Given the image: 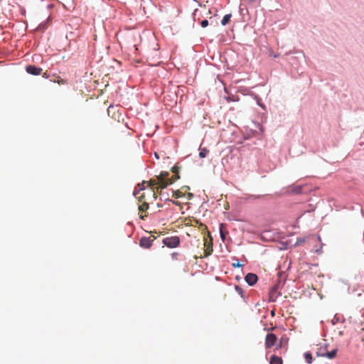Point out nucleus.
Returning <instances> with one entry per match:
<instances>
[{
  "label": "nucleus",
  "mask_w": 364,
  "mask_h": 364,
  "mask_svg": "<svg viewBox=\"0 0 364 364\" xmlns=\"http://www.w3.org/2000/svg\"><path fill=\"white\" fill-rule=\"evenodd\" d=\"M270 364H282V359L277 355H272L269 361Z\"/></svg>",
  "instance_id": "nucleus-11"
},
{
  "label": "nucleus",
  "mask_w": 364,
  "mask_h": 364,
  "mask_svg": "<svg viewBox=\"0 0 364 364\" xmlns=\"http://www.w3.org/2000/svg\"><path fill=\"white\" fill-rule=\"evenodd\" d=\"M208 152H209V151H208V149H206L205 147L204 148H200V152H199V156L200 158H205Z\"/></svg>",
  "instance_id": "nucleus-13"
},
{
  "label": "nucleus",
  "mask_w": 364,
  "mask_h": 364,
  "mask_svg": "<svg viewBox=\"0 0 364 364\" xmlns=\"http://www.w3.org/2000/svg\"><path fill=\"white\" fill-rule=\"evenodd\" d=\"M337 349L335 348L330 352L326 353H318V356L327 357L329 359H333L336 356Z\"/></svg>",
  "instance_id": "nucleus-10"
},
{
  "label": "nucleus",
  "mask_w": 364,
  "mask_h": 364,
  "mask_svg": "<svg viewBox=\"0 0 364 364\" xmlns=\"http://www.w3.org/2000/svg\"><path fill=\"white\" fill-rule=\"evenodd\" d=\"M277 340V338L274 333H268L265 338V347L267 348L273 347L275 345Z\"/></svg>",
  "instance_id": "nucleus-5"
},
{
  "label": "nucleus",
  "mask_w": 364,
  "mask_h": 364,
  "mask_svg": "<svg viewBox=\"0 0 364 364\" xmlns=\"http://www.w3.org/2000/svg\"><path fill=\"white\" fill-rule=\"evenodd\" d=\"M26 70L28 73L33 75H38L42 72V68L36 67L35 65H28L26 68Z\"/></svg>",
  "instance_id": "nucleus-6"
},
{
  "label": "nucleus",
  "mask_w": 364,
  "mask_h": 364,
  "mask_svg": "<svg viewBox=\"0 0 364 364\" xmlns=\"http://www.w3.org/2000/svg\"><path fill=\"white\" fill-rule=\"evenodd\" d=\"M220 233L221 239L224 241L225 239V233L223 231L222 226L220 227Z\"/></svg>",
  "instance_id": "nucleus-17"
},
{
  "label": "nucleus",
  "mask_w": 364,
  "mask_h": 364,
  "mask_svg": "<svg viewBox=\"0 0 364 364\" xmlns=\"http://www.w3.org/2000/svg\"><path fill=\"white\" fill-rule=\"evenodd\" d=\"M231 16L232 15L230 14L225 15L221 21L222 25L225 26L226 24H228L230 21Z\"/></svg>",
  "instance_id": "nucleus-12"
},
{
  "label": "nucleus",
  "mask_w": 364,
  "mask_h": 364,
  "mask_svg": "<svg viewBox=\"0 0 364 364\" xmlns=\"http://www.w3.org/2000/svg\"><path fill=\"white\" fill-rule=\"evenodd\" d=\"M146 183H147V181H144L142 182V188L141 189H144V184H146Z\"/></svg>",
  "instance_id": "nucleus-21"
},
{
  "label": "nucleus",
  "mask_w": 364,
  "mask_h": 364,
  "mask_svg": "<svg viewBox=\"0 0 364 364\" xmlns=\"http://www.w3.org/2000/svg\"><path fill=\"white\" fill-rule=\"evenodd\" d=\"M204 247V256L207 257L210 255L213 252L212 243L210 242H208L207 240H205Z\"/></svg>",
  "instance_id": "nucleus-9"
},
{
  "label": "nucleus",
  "mask_w": 364,
  "mask_h": 364,
  "mask_svg": "<svg viewBox=\"0 0 364 364\" xmlns=\"http://www.w3.org/2000/svg\"><path fill=\"white\" fill-rule=\"evenodd\" d=\"M111 108H113V107L109 106V107H108V109H107V112H108V113L109 112V111H110V109H111Z\"/></svg>",
  "instance_id": "nucleus-22"
},
{
  "label": "nucleus",
  "mask_w": 364,
  "mask_h": 364,
  "mask_svg": "<svg viewBox=\"0 0 364 364\" xmlns=\"http://www.w3.org/2000/svg\"><path fill=\"white\" fill-rule=\"evenodd\" d=\"M173 197L175 198H178L182 197L183 194H182V193L180 191L178 190V191H176L173 192Z\"/></svg>",
  "instance_id": "nucleus-15"
},
{
  "label": "nucleus",
  "mask_w": 364,
  "mask_h": 364,
  "mask_svg": "<svg viewBox=\"0 0 364 364\" xmlns=\"http://www.w3.org/2000/svg\"><path fill=\"white\" fill-rule=\"evenodd\" d=\"M178 255H179V254L178 252L172 253V255H171L172 259H178Z\"/></svg>",
  "instance_id": "nucleus-19"
},
{
  "label": "nucleus",
  "mask_w": 364,
  "mask_h": 364,
  "mask_svg": "<svg viewBox=\"0 0 364 364\" xmlns=\"http://www.w3.org/2000/svg\"><path fill=\"white\" fill-rule=\"evenodd\" d=\"M144 198V196L143 194L141 196H139V198H138L139 201L141 203V204H140L139 205V210L141 213L146 212L149 209V204L146 202H143ZM146 216H147L146 214H145V215L140 214L139 218L141 219L144 220V218Z\"/></svg>",
  "instance_id": "nucleus-3"
},
{
  "label": "nucleus",
  "mask_w": 364,
  "mask_h": 364,
  "mask_svg": "<svg viewBox=\"0 0 364 364\" xmlns=\"http://www.w3.org/2000/svg\"><path fill=\"white\" fill-rule=\"evenodd\" d=\"M163 243L170 248H174L179 245L180 239L177 236L167 237L163 240Z\"/></svg>",
  "instance_id": "nucleus-2"
},
{
  "label": "nucleus",
  "mask_w": 364,
  "mask_h": 364,
  "mask_svg": "<svg viewBox=\"0 0 364 364\" xmlns=\"http://www.w3.org/2000/svg\"><path fill=\"white\" fill-rule=\"evenodd\" d=\"M235 289L236 290V291L240 294L241 296L242 295V293H243V290L242 289V288H240L239 286L237 285H235Z\"/></svg>",
  "instance_id": "nucleus-16"
},
{
  "label": "nucleus",
  "mask_w": 364,
  "mask_h": 364,
  "mask_svg": "<svg viewBox=\"0 0 364 364\" xmlns=\"http://www.w3.org/2000/svg\"><path fill=\"white\" fill-rule=\"evenodd\" d=\"M155 237L154 236L142 237L139 240V245L143 248H150Z\"/></svg>",
  "instance_id": "nucleus-4"
},
{
  "label": "nucleus",
  "mask_w": 364,
  "mask_h": 364,
  "mask_svg": "<svg viewBox=\"0 0 364 364\" xmlns=\"http://www.w3.org/2000/svg\"><path fill=\"white\" fill-rule=\"evenodd\" d=\"M234 266L240 267L241 265L240 264H234Z\"/></svg>",
  "instance_id": "nucleus-23"
},
{
  "label": "nucleus",
  "mask_w": 364,
  "mask_h": 364,
  "mask_svg": "<svg viewBox=\"0 0 364 364\" xmlns=\"http://www.w3.org/2000/svg\"><path fill=\"white\" fill-rule=\"evenodd\" d=\"M168 176V172H161L159 176L156 177V178H151L150 181H147V186H150L152 190H154V186H156L157 189H164L168 185H171V181H167Z\"/></svg>",
  "instance_id": "nucleus-1"
},
{
  "label": "nucleus",
  "mask_w": 364,
  "mask_h": 364,
  "mask_svg": "<svg viewBox=\"0 0 364 364\" xmlns=\"http://www.w3.org/2000/svg\"><path fill=\"white\" fill-rule=\"evenodd\" d=\"M304 357H305V359H306V361L310 364L312 363V360H313V358H312V355L311 353H305L304 354Z\"/></svg>",
  "instance_id": "nucleus-14"
},
{
  "label": "nucleus",
  "mask_w": 364,
  "mask_h": 364,
  "mask_svg": "<svg viewBox=\"0 0 364 364\" xmlns=\"http://www.w3.org/2000/svg\"><path fill=\"white\" fill-rule=\"evenodd\" d=\"M245 279L249 285L252 286L257 282V276L253 273H248L245 276Z\"/></svg>",
  "instance_id": "nucleus-7"
},
{
  "label": "nucleus",
  "mask_w": 364,
  "mask_h": 364,
  "mask_svg": "<svg viewBox=\"0 0 364 364\" xmlns=\"http://www.w3.org/2000/svg\"><path fill=\"white\" fill-rule=\"evenodd\" d=\"M171 171L174 173V175L171 178H167L168 181H171V184L178 180L180 178L178 171H179V167L177 166H174L171 168Z\"/></svg>",
  "instance_id": "nucleus-8"
},
{
  "label": "nucleus",
  "mask_w": 364,
  "mask_h": 364,
  "mask_svg": "<svg viewBox=\"0 0 364 364\" xmlns=\"http://www.w3.org/2000/svg\"><path fill=\"white\" fill-rule=\"evenodd\" d=\"M301 186H296V187H295V188H294V191L295 193H300V192H301Z\"/></svg>",
  "instance_id": "nucleus-20"
},
{
  "label": "nucleus",
  "mask_w": 364,
  "mask_h": 364,
  "mask_svg": "<svg viewBox=\"0 0 364 364\" xmlns=\"http://www.w3.org/2000/svg\"><path fill=\"white\" fill-rule=\"evenodd\" d=\"M200 25L203 28H205L208 26V20H203L200 22Z\"/></svg>",
  "instance_id": "nucleus-18"
}]
</instances>
